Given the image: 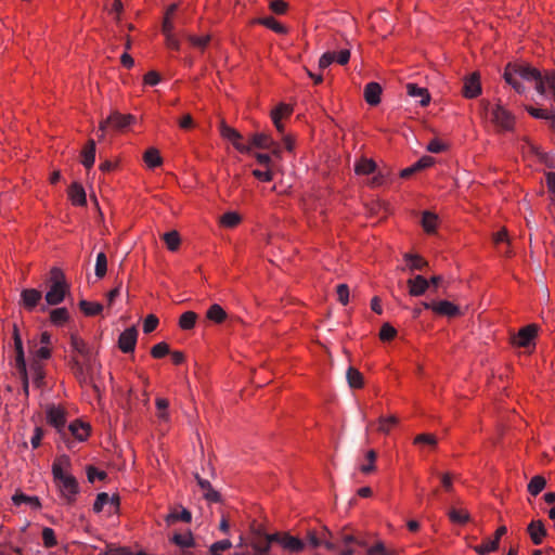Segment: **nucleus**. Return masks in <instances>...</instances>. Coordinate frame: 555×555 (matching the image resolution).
Returning a JSON list of instances; mask_svg holds the SVG:
<instances>
[{
	"label": "nucleus",
	"mask_w": 555,
	"mask_h": 555,
	"mask_svg": "<svg viewBox=\"0 0 555 555\" xmlns=\"http://www.w3.org/2000/svg\"><path fill=\"white\" fill-rule=\"evenodd\" d=\"M397 335V330L389 323H384L379 332V338L384 341L391 340Z\"/></svg>",
	"instance_id": "09e8293b"
},
{
	"label": "nucleus",
	"mask_w": 555,
	"mask_h": 555,
	"mask_svg": "<svg viewBox=\"0 0 555 555\" xmlns=\"http://www.w3.org/2000/svg\"><path fill=\"white\" fill-rule=\"evenodd\" d=\"M109 495L106 492H101L96 495L95 502L93 504V511L95 513H100L105 504H108Z\"/></svg>",
	"instance_id": "6e6d98bb"
},
{
	"label": "nucleus",
	"mask_w": 555,
	"mask_h": 555,
	"mask_svg": "<svg viewBox=\"0 0 555 555\" xmlns=\"http://www.w3.org/2000/svg\"><path fill=\"white\" fill-rule=\"evenodd\" d=\"M189 41L196 48H199V49H204L208 42L210 41V37L209 36H202V37H197V36H189Z\"/></svg>",
	"instance_id": "680f3d73"
},
{
	"label": "nucleus",
	"mask_w": 555,
	"mask_h": 555,
	"mask_svg": "<svg viewBox=\"0 0 555 555\" xmlns=\"http://www.w3.org/2000/svg\"><path fill=\"white\" fill-rule=\"evenodd\" d=\"M438 216L430 212L424 211L422 217V225L427 233H434L437 227Z\"/></svg>",
	"instance_id": "f704fd0d"
},
{
	"label": "nucleus",
	"mask_w": 555,
	"mask_h": 555,
	"mask_svg": "<svg viewBox=\"0 0 555 555\" xmlns=\"http://www.w3.org/2000/svg\"><path fill=\"white\" fill-rule=\"evenodd\" d=\"M498 545H496V541H492V540H486L482 544L480 545H476L474 546V550L479 554V555H487L489 554L490 552H494L498 550Z\"/></svg>",
	"instance_id": "49530a36"
},
{
	"label": "nucleus",
	"mask_w": 555,
	"mask_h": 555,
	"mask_svg": "<svg viewBox=\"0 0 555 555\" xmlns=\"http://www.w3.org/2000/svg\"><path fill=\"white\" fill-rule=\"evenodd\" d=\"M220 133L224 139L231 141L234 147L241 153H247L250 151L249 145L241 143L242 135L235 129L227 126L225 124H221Z\"/></svg>",
	"instance_id": "6e6552de"
},
{
	"label": "nucleus",
	"mask_w": 555,
	"mask_h": 555,
	"mask_svg": "<svg viewBox=\"0 0 555 555\" xmlns=\"http://www.w3.org/2000/svg\"><path fill=\"white\" fill-rule=\"evenodd\" d=\"M177 11V4H172L168 7V9L165 12L163 25H162V31L164 35H170L173 31V23L171 21L172 15Z\"/></svg>",
	"instance_id": "c756f323"
},
{
	"label": "nucleus",
	"mask_w": 555,
	"mask_h": 555,
	"mask_svg": "<svg viewBox=\"0 0 555 555\" xmlns=\"http://www.w3.org/2000/svg\"><path fill=\"white\" fill-rule=\"evenodd\" d=\"M409 294L411 296H422L429 287V281L423 275H416L413 279L408 280Z\"/></svg>",
	"instance_id": "f3484780"
},
{
	"label": "nucleus",
	"mask_w": 555,
	"mask_h": 555,
	"mask_svg": "<svg viewBox=\"0 0 555 555\" xmlns=\"http://www.w3.org/2000/svg\"><path fill=\"white\" fill-rule=\"evenodd\" d=\"M398 424V418L395 415L388 417H379L378 420V431L388 434L390 428Z\"/></svg>",
	"instance_id": "c03bdc74"
},
{
	"label": "nucleus",
	"mask_w": 555,
	"mask_h": 555,
	"mask_svg": "<svg viewBox=\"0 0 555 555\" xmlns=\"http://www.w3.org/2000/svg\"><path fill=\"white\" fill-rule=\"evenodd\" d=\"M307 540L309 544L313 547L322 545V538L319 537L318 532L314 530H310L307 532Z\"/></svg>",
	"instance_id": "774afa93"
},
{
	"label": "nucleus",
	"mask_w": 555,
	"mask_h": 555,
	"mask_svg": "<svg viewBox=\"0 0 555 555\" xmlns=\"http://www.w3.org/2000/svg\"><path fill=\"white\" fill-rule=\"evenodd\" d=\"M47 421L51 426L61 433L64 429L66 423L64 410L55 405H49L47 409Z\"/></svg>",
	"instance_id": "9d476101"
},
{
	"label": "nucleus",
	"mask_w": 555,
	"mask_h": 555,
	"mask_svg": "<svg viewBox=\"0 0 555 555\" xmlns=\"http://www.w3.org/2000/svg\"><path fill=\"white\" fill-rule=\"evenodd\" d=\"M251 146L258 147V149H270L272 150V153L276 156L280 155V149L275 144V142L267 134L264 133H256L253 135L250 140Z\"/></svg>",
	"instance_id": "4468645a"
},
{
	"label": "nucleus",
	"mask_w": 555,
	"mask_h": 555,
	"mask_svg": "<svg viewBox=\"0 0 555 555\" xmlns=\"http://www.w3.org/2000/svg\"><path fill=\"white\" fill-rule=\"evenodd\" d=\"M12 501L14 502L15 505H20L22 503H27L29 504L33 508L35 509H38L41 507V503L39 501V498L37 496H28L22 492H16L13 496H12Z\"/></svg>",
	"instance_id": "c85d7f7f"
},
{
	"label": "nucleus",
	"mask_w": 555,
	"mask_h": 555,
	"mask_svg": "<svg viewBox=\"0 0 555 555\" xmlns=\"http://www.w3.org/2000/svg\"><path fill=\"white\" fill-rule=\"evenodd\" d=\"M42 298L40 291L36 288H26L21 293V300L25 309L34 310Z\"/></svg>",
	"instance_id": "f8f14e48"
},
{
	"label": "nucleus",
	"mask_w": 555,
	"mask_h": 555,
	"mask_svg": "<svg viewBox=\"0 0 555 555\" xmlns=\"http://www.w3.org/2000/svg\"><path fill=\"white\" fill-rule=\"evenodd\" d=\"M232 546V543L230 540H221L212 543L209 547L210 553H219L221 551H227Z\"/></svg>",
	"instance_id": "4d7b16f0"
},
{
	"label": "nucleus",
	"mask_w": 555,
	"mask_h": 555,
	"mask_svg": "<svg viewBox=\"0 0 555 555\" xmlns=\"http://www.w3.org/2000/svg\"><path fill=\"white\" fill-rule=\"evenodd\" d=\"M485 111L490 113L492 122L504 131H509L514 127V117L502 105L491 106L490 103H483Z\"/></svg>",
	"instance_id": "f03ea898"
},
{
	"label": "nucleus",
	"mask_w": 555,
	"mask_h": 555,
	"mask_svg": "<svg viewBox=\"0 0 555 555\" xmlns=\"http://www.w3.org/2000/svg\"><path fill=\"white\" fill-rule=\"evenodd\" d=\"M192 519V514L189 509L186 508H182L180 512L178 511H172L167 517H166V521L168 524H171V522H175L177 520H181V521H184V522H190Z\"/></svg>",
	"instance_id": "ea45409f"
},
{
	"label": "nucleus",
	"mask_w": 555,
	"mask_h": 555,
	"mask_svg": "<svg viewBox=\"0 0 555 555\" xmlns=\"http://www.w3.org/2000/svg\"><path fill=\"white\" fill-rule=\"evenodd\" d=\"M538 333V326L534 324L527 325L518 332L513 338V344L518 347L527 348L533 341Z\"/></svg>",
	"instance_id": "423d86ee"
},
{
	"label": "nucleus",
	"mask_w": 555,
	"mask_h": 555,
	"mask_svg": "<svg viewBox=\"0 0 555 555\" xmlns=\"http://www.w3.org/2000/svg\"><path fill=\"white\" fill-rule=\"evenodd\" d=\"M68 430L70 431L72 436L81 442L88 438L90 426L80 421H75L69 425Z\"/></svg>",
	"instance_id": "5701e85b"
},
{
	"label": "nucleus",
	"mask_w": 555,
	"mask_h": 555,
	"mask_svg": "<svg viewBox=\"0 0 555 555\" xmlns=\"http://www.w3.org/2000/svg\"><path fill=\"white\" fill-rule=\"evenodd\" d=\"M197 314L193 311H186L179 319V326L184 330H192L195 326Z\"/></svg>",
	"instance_id": "e433bc0d"
},
{
	"label": "nucleus",
	"mask_w": 555,
	"mask_h": 555,
	"mask_svg": "<svg viewBox=\"0 0 555 555\" xmlns=\"http://www.w3.org/2000/svg\"><path fill=\"white\" fill-rule=\"evenodd\" d=\"M69 291V285H62L61 283H53L50 286V289L46 294V301L50 306H56L61 304L66 294Z\"/></svg>",
	"instance_id": "0eeeda50"
},
{
	"label": "nucleus",
	"mask_w": 555,
	"mask_h": 555,
	"mask_svg": "<svg viewBox=\"0 0 555 555\" xmlns=\"http://www.w3.org/2000/svg\"><path fill=\"white\" fill-rule=\"evenodd\" d=\"M203 496L206 501H208L210 503H218L221 501V494L218 491H216L214 488L208 489L207 492H204Z\"/></svg>",
	"instance_id": "338daca9"
},
{
	"label": "nucleus",
	"mask_w": 555,
	"mask_h": 555,
	"mask_svg": "<svg viewBox=\"0 0 555 555\" xmlns=\"http://www.w3.org/2000/svg\"><path fill=\"white\" fill-rule=\"evenodd\" d=\"M376 452L374 450H370L366 453V460L369 461V464L361 466V472L364 474H370L375 469V460H376Z\"/></svg>",
	"instance_id": "603ef678"
},
{
	"label": "nucleus",
	"mask_w": 555,
	"mask_h": 555,
	"mask_svg": "<svg viewBox=\"0 0 555 555\" xmlns=\"http://www.w3.org/2000/svg\"><path fill=\"white\" fill-rule=\"evenodd\" d=\"M319 537L322 538V545H324L330 551H336V545L330 541V537L332 533L327 530V528H322L320 532H318Z\"/></svg>",
	"instance_id": "864d4df0"
},
{
	"label": "nucleus",
	"mask_w": 555,
	"mask_h": 555,
	"mask_svg": "<svg viewBox=\"0 0 555 555\" xmlns=\"http://www.w3.org/2000/svg\"><path fill=\"white\" fill-rule=\"evenodd\" d=\"M271 534L267 533H258L254 540L251 541V546L255 550L257 555H269L271 543L274 542V540H270Z\"/></svg>",
	"instance_id": "dca6fc26"
},
{
	"label": "nucleus",
	"mask_w": 555,
	"mask_h": 555,
	"mask_svg": "<svg viewBox=\"0 0 555 555\" xmlns=\"http://www.w3.org/2000/svg\"><path fill=\"white\" fill-rule=\"evenodd\" d=\"M227 317H228L227 312L218 304H214L212 306H210V308L206 312V318L215 323H218V324L225 321Z\"/></svg>",
	"instance_id": "bb28decb"
},
{
	"label": "nucleus",
	"mask_w": 555,
	"mask_h": 555,
	"mask_svg": "<svg viewBox=\"0 0 555 555\" xmlns=\"http://www.w3.org/2000/svg\"><path fill=\"white\" fill-rule=\"evenodd\" d=\"M448 516H449V519L453 524H460V525H464V524L468 522L470 519L469 513L467 511L456 509L453 507L448 511Z\"/></svg>",
	"instance_id": "2f4dec72"
},
{
	"label": "nucleus",
	"mask_w": 555,
	"mask_h": 555,
	"mask_svg": "<svg viewBox=\"0 0 555 555\" xmlns=\"http://www.w3.org/2000/svg\"><path fill=\"white\" fill-rule=\"evenodd\" d=\"M169 352H170L169 346H168V344H166L164 341L156 344L151 349L152 357H154L156 359L163 358L166 354H168Z\"/></svg>",
	"instance_id": "3c124183"
},
{
	"label": "nucleus",
	"mask_w": 555,
	"mask_h": 555,
	"mask_svg": "<svg viewBox=\"0 0 555 555\" xmlns=\"http://www.w3.org/2000/svg\"><path fill=\"white\" fill-rule=\"evenodd\" d=\"M434 312L439 315L455 318L461 314V309L459 306L452 304L448 300H439L435 304Z\"/></svg>",
	"instance_id": "a211bd4d"
},
{
	"label": "nucleus",
	"mask_w": 555,
	"mask_h": 555,
	"mask_svg": "<svg viewBox=\"0 0 555 555\" xmlns=\"http://www.w3.org/2000/svg\"><path fill=\"white\" fill-rule=\"evenodd\" d=\"M94 271H95L96 278L102 279L105 276L106 271H107V258L104 253L98 254Z\"/></svg>",
	"instance_id": "37998d69"
},
{
	"label": "nucleus",
	"mask_w": 555,
	"mask_h": 555,
	"mask_svg": "<svg viewBox=\"0 0 555 555\" xmlns=\"http://www.w3.org/2000/svg\"><path fill=\"white\" fill-rule=\"evenodd\" d=\"M172 541L181 547H191L194 545V539L191 532L185 534L176 533Z\"/></svg>",
	"instance_id": "a18cd8bd"
},
{
	"label": "nucleus",
	"mask_w": 555,
	"mask_h": 555,
	"mask_svg": "<svg viewBox=\"0 0 555 555\" xmlns=\"http://www.w3.org/2000/svg\"><path fill=\"white\" fill-rule=\"evenodd\" d=\"M481 92L480 76L473 73L464 79L463 95L467 99H474Z\"/></svg>",
	"instance_id": "1a4fd4ad"
},
{
	"label": "nucleus",
	"mask_w": 555,
	"mask_h": 555,
	"mask_svg": "<svg viewBox=\"0 0 555 555\" xmlns=\"http://www.w3.org/2000/svg\"><path fill=\"white\" fill-rule=\"evenodd\" d=\"M79 308L86 315L89 317L96 315L103 310V306L100 302H91L85 299L79 301Z\"/></svg>",
	"instance_id": "473e14b6"
},
{
	"label": "nucleus",
	"mask_w": 555,
	"mask_h": 555,
	"mask_svg": "<svg viewBox=\"0 0 555 555\" xmlns=\"http://www.w3.org/2000/svg\"><path fill=\"white\" fill-rule=\"evenodd\" d=\"M337 296H338V300L343 304V305H347L348 301H349V287L347 284H339L337 285Z\"/></svg>",
	"instance_id": "052dcab7"
},
{
	"label": "nucleus",
	"mask_w": 555,
	"mask_h": 555,
	"mask_svg": "<svg viewBox=\"0 0 555 555\" xmlns=\"http://www.w3.org/2000/svg\"><path fill=\"white\" fill-rule=\"evenodd\" d=\"M70 347L73 351L78 353L82 360H85L87 371L94 372L96 369V359L93 349L75 334L70 335Z\"/></svg>",
	"instance_id": "7ed1b4c3"
},
{
	"label": "nucleus",
	"mask_w": 555,
	"mask_h": 555,
	"mask_svg": "<svg viewBox=\"0 0 555 555\" xmlns=\"http://www.w3.org/2000/svg\"><path fill=\"white\" fill-rule=\"evenodd\" d=\"M168 406H169V402L167 399H164V398L156 399V408L159 411V414H158L159 418L167 420L168 414L166 411H167Z\"/></svg>",
	"instance_id": "e2e57ef3"
},
{
	"label": "nucleus",
	"mask_w": 555,
	"mask_h": 555,
	"mask_svg": "<svg viewBox=\"0 0 555 555\" xmlns=\"http://www.w3.org/2000/svg\"><path fill=\"white\" fill-rule=\"evenodd\" d=\"M138 339V330L134 326L126 328L118 338V347L125 352H132Z\"/></svg>",
	"instance_id": "39448f33"
},
{
	"label": "nucleus",
	"mask_w": 555,
	"mask_h": 555,
	"mask_svg": "<svg viewBox=\"0 0 555 555\" xmlns=\"http://www.w3.org/2000/svg\"><path fill=\"white\" fill-rule=\"evenodd\" d=\"M346 378L351 388H361L364 384L362 373L353 366L347 370Z\"/></svg>",
	"instance_id": "cd10ccee"
},
{
	"label": "nucleus",
	"mask_w": 555,
	"mask_h": 555,
	"mask_svg": "<svg viewBox=\"0 0 555 555\" xmlns=\"http://www.w3.org/2000/svg\"><path fill=\"white\" fill-rule=\"evenodd\" d=\"M414 443L428 446L434 449L437 446V439L431 434H421L414 438Z\"/></svg>",
	"instance_id": "de8ad7c7"
},
{
	"label": "nucleus",
	"mask_w": 555,
	"mask_h": 555,
	"mask_svg": "<svg viewBox=\"0 0 555 555\" xmlns=\"http://www.w3.org/2000/svg\"><path fill=\"white\" fill-rule=\"evenodd\" d=\"M68 319L69 313L66 308H56L50 312V320L56 326L63 325Z\"/></svg>",
	"instance_id": "72a5a7b5"
},
{
	"label": "nucleus",
	"mask_w": 555,
	"mask_h": 555,
	"mask_svg": "<svg viewBox=\"0 0 555 555\" xmlns=\"http://www.w3.org/2000/svg\"><path fill=\"white\" fill-rule=\"evenodd\" d=\"M528 533L533 544L539 545L542 543L543 538L546 535V530L541 520H533L528 526Z\"/></svg>",
	"instance_id": "412c9836"
},
{
	"label": "nucleus",
	"mask_w": 555,
	"mask_h": 555,
	"mask_svg": "<svg viewBox=\"0 0 555 555\" xmlns=\"http://www.w3.org/2000/svg\"><path fill=\"white\" fill-rule=\"evenodd\" d=\"M144 162L146 163V165L150 167V168H154L156 166H159L162 163H163V159L159 155V152L158 150L154 149V147H151L149 150H146V152L144 153Z\"/></svg>",
	"instance_id": "4c0bfd02"
},
{
	"label": "nucleus",
	"mask_w": 555,
	"mask_h": 555,
	"mask_svg": "<svg viewBox=\"0 0 555 555\" xmlns=\"http://www.w3.org/2000/svg\"><path fill=\"white\" fill-rule=\"evenodd\" d=\"M50 274H51V276H50L51 284L61 283L62 285H68L65 281L64 273L61 269L52 268Z\"/></svg>",
	"instance_id": "bf43d9fd"
},
{
	"label": "nucleus",
	"mask_w": 555,
	"mask_h": 555,
	"mask_svg": "<svg viewBox=\"0 0 555 555\" xmlns=\"http://www.w3.org/2000/svg\"><path fill=\"white\" fill-rule=\"evenodd\" d=\"M69 365L75 377L80 384L89 383V377H91L94 372L87 371L85 360L81 362L76 357H73L69 361Z\"/></svg>",
	"instance_id": "ddd939ff"
},
{
	"label": "nucleus",
	"mask_w": 555,
	"mask_h": 555,
	"mask_svg": "<svg viewBox=\"0 0 555 555\" xmlns=\"http://www.w3.org/2000/svg\"><path fill=\"white\" fill-rule=\"evenodd\" d=\"M13 340H14V349H15V367L22 369L24 371V366H26L23 341L18 332V327L16 324L13 325Z\"/></svg>",
	"instance_id": "9b49d317"
},
{
	"label": "nucleus",
	"mask_w": 555,
	"mask_h": 555,
	"mask_svg": "<svg viewBox=\"0 0 555 555\" xmlns=\"http://www.w3.org/2000/svg\"><path fill=\"white\" fill-rule=\"evenodd\" d=\"M406 92L412 98H420L421 106H427L430 102V95L426 88H421L415 83H406Z\"/></svg>",
	"instance_id": "aec40b11"
},
{
	"label": "nucleus",
	"mask_w": 555,
	"mask_h": 555,
	"mask_svg": "<svg viewBox=\"0 0 555 555\" xmlns=\"http://www.w3.org/2000/svg\"><path fill=\"white\" fill-rule=\"evenodd\" d=\"M376 169V163L373 159L361 158L354 166L358 175H370Z\"/></svg>",
	"instance_id": "7c9ffc66"
},
{
	"label": "nucleus",
	"mask_w": 555,
	"mask_h": 555,
	"mask_svg": "<svg viewBox=\"0 0 555 555\" xmlns=\"http://www.w3.org/2000/svg\"><path fill=\"white\" fill-rule=\"evenodd\" d=\"M163 240L165 241L168 249L171 251L177 250L180 245V236L177 231L166 232L163 235Z\"/></svg>",
	"instance_id": "79ce46f5"
},
{
	"label": "nucleus",
	"mask_w": 555,
	"mask_h": 555,
	"mask_svg": "<svg viewBox=\"0 0 555 555\" xmlns=\"http://www.w3.org/2000/svg\"><path fill=\"white\" fill-rule=\"evenodd\" d=\"M404 259L411 270H424L428 262L418 255L405 254Z\"/></svg>",
	"instance_id": "c9c22d12"
},
{
	"label": "nucleus",
	"mask_w": 555,
	"mask_h": 555,
	"mask_svg": "<svg viewBox=\"0 0 555 555\" xmlns=\"http://www.w3.org/2000/svg\"><path fill=\"white\" fill-rule=\"evenodd\" d=\"M133 120L134 117L132 115H121L119 113H113L107 117V121H109L111 126L118 130L126 128Z\"/></svg>",
	"instance_id": "b1692460"
},
{
	"label": "nucleus",
	"mask_w": 555,
	"mask_h": 555,
	"mask_svg": "<svg viewBox=\"0 0 555 555\" xmlns=\"http://www.w3.org/2000/svg\"><path fill=\"white\" fill-rule=\"evenodd\" d=\"M382 87L377 82H369L364 87V99L367 104L375 106L380 103Z\"/></svg>",
	"instance_id": "6ab92c4d"
},
{
	"label": "nucleus",
	"mask_w": 555,
	"mask_h": 555,
	"mask_svg": "<svg viewBox=\"0 0 555 555\" xmlns=\"http://www.w3.org/2000/svg\"><path fill=\"white\" fill-rule=\"evenodd\" d=\"M253 23L263 25L276 34L284 35L287 33V28L285 26H283L282 24H280L272 16L259 17V18L254 20Z\"/></svg>",
	"instance_id": "393cba45"
},
{
	"label": "nucleus",
	"mask_w": 555,
	"mask_h": 555,
	"mask_svg": "<svg viewBox=\"0 0 555 555\" xmlns=\"http://www.w3.org/2000/svg\"><path fill=\"white\" fill-rule=\"evenodd\" d=\"M42 540H43V544L46 547H53L57 543L56 539H55L54 530L49 527L43 528Z\"/></svg>",
	"instance_id": "8fccbe9b"
},
{
	"label": "nucleus",
	"mask_w": 555,
	"mask_h": 555,
	"mask_svg": "<svg viewBox=\"0 0 555 555\" xmlns=\"http://www.w3.org/2000/svg\"><path fill=\"white\" fill-rule=\"evenodd\" d=\"M241 216L235 211H228L220 217V224L225 228H234L241 222Z\"/></svg>",
	"instance_id": "a19ab883"
},
{
	"label": "nucleus",
	"mask_w": 555,
	"mask_h": 555,
	"mask_svg": "<svg viewBox=\"0 0 555 555\" xmlns=\"http://www.w3.org/2000/svg\"><path fill=\"white\" fill-rule=\"evenodd\" d=\"M545 485V478L540 475H537L532 477V479L528 483V491L531 495L535 496L544 489Z\"/></svg>",
	"instance_id": "58836bf2"
},
{
	"label": "nucleus",
	"mask_w": 555,
	"mask_h": 555,
	"mask_svg": "<svg viewBox=\"0 0 555 555\" xmlns=\"http://www.w3.org/2000/svg\"><path fill=\"white\" fill-rule=\"evenodd\" d=\"M434 164V158L430 156H423L421 159H418L416 163H414V167L417 171L423 170L425 168L430 167Z\"/></svg>",
	"instance_id": "69168bd1"
},
{
	"label": "nucleus",
	"mask_w": 555,
	"mask_h": 555,
	"mask_svg": "<svg viewBox=\"0 0 555 555\" xmlns=\"http://www.w3.org/2000/svg\"><path fill=\"white\" fill-rule=\"evenodd\" d=\"M335 52H325L319 60V67L326 68L335 61Z\"/></svg>",
	"instance_id": "0e129e2a"
},
{
	"label": "nucleus",
	"mask_w": 555,
	"mask_h": 555,
	"mask_svg": "<svg viewBox=\"0 0 555 555\" xmlns=\"http://www.w3.org/2000/svg\"><path fill=\"white\" fill-rule=\"evenodd\" d=\"M82 156V165L89 169L93 166L95 160V142L94 140L90 139L87 143V145L83 147L81 152Z\"/></svg>",
	"instance_id": "a878e982"
},
{
	"label": "nucleus",
	"mask_w": 555,
	"mask_h": 555,
	"mask_svg": "<svg viewBox=\"0 0 555 555\" xmlns=\"http://www.w3.org/2000/svg\"><path fill=\"white\" fill-rule=\"evenodd\" d=\"M87 476L90 482H94L95 479H105L107 475L103 470H98L96 468L89 466L87 469Z\"/></svg>",
	"instance_id": "13d9d810"
},
{
	"label": "nucleus",
	"mask_w": 555,
	"mask_h": 555,
	"mask_svg": "<svg viewBox=\"0 0 555 555\" xmlns=\"http://www.w3.org/2000/svg\"><path fill=\"white\" fill-rule=\"evenodd\" d=\"M68 196L74 205L83 206L87 203L86 192L80 183L74 182L69 186Z\"/></svg>",
	"instance_id": "4be33fe9"
},
{
	"label": "nucleus",
	"mask_w": 555,
	"mask_h": 555,
	"mask_svg": "<svg viewBox=\"0 0 555 555\" xmlns=\"http://www.w3.org/2000/svg\"><path fill=\"white\" fill-rule=\"evenodd\" d=\"M292 112V106L282 103L278 105L271 113L272 121L276 130L282 134L284 132V125L282 124V118L291 116Z\"/></svg>",
	"instance_id": "2eb2a0df"
},
{
	"label": "nucleus",
	"mask_w": 555,
	"mask_h": 555,
	"mask_svg": "<svg viewBox=\"0 0 555 555\" xmlns=\"http://www.w3.org/2000/svg\"><path fill=\"white\" fill-rule=\"evenodd\" d=\"M270 540H274V542L279 543L283 548L293 553H298L305 547L302 540L286 532L272 533Z\"/></svg>",
	"instance_id": "20e7f679"
},
{
	"label": "nucleus",
	"mask_w": 555,
	"mask_h": 555,
	"mask_svg": "<svg viewBox=\"0 0 555 555\" xmlns=\"http://www.w3.org/2000/svg\"><path fill=\"white\" fill-rule=\"evenodd\" d=\"M52 474L61 495L66 500L68 504H72L76 500V495L79 492V486L76 478L69 474H66L60 463H53Z\"/></svg>",
	"instance_id": "f257e3e1"
},
{
	"label": "nucleus",
	"mask_w": 555,
	"mask_h": 555,
	"mask_svg": "<svg viewBox=\"0 0 555 555\" xmlns=\"http://www.w3.org/2000/svg\"><path fill=\"white\" fill-rule=\"evenodd\" d=\"M158 325V319L154 314H149L143 322V332L149 334Z\"/></svg>",
	"instance_id": "5fc2aeb1"
}]
</instances>
